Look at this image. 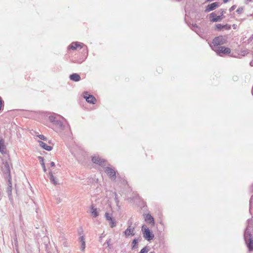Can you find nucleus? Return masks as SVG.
<instances>
[{
    "instance_id": "obj_17",
    "label": "nucleus",
    "mask_w": 253,
    "mask_h": 253,
    "mask_svg": "<svg viewBox=\"0 0 253 253\" xmlns=\"http://www.w3.org/2000/svg\"><path fill=\"white\" fill-rule=\"evenodd\" d=\"M8 187L7 189V192L8 196H10L12 194V182H11V178H8Z\"/></svg>"
},
{
    "instance_id": "obj_14",
    "label": "nucleus",
    "mask_w": 253,
    "mask_h": 253,
    "mask_svg": "<svg viewBox=\"0 0 253 253\" xmlns=\"http://www.w3.org/2000/svg\"><path fill=\"white\" fill-rule=\"evenodd\" d=\"M53 124L56 126L60 130H64L65 126L63 125V123L59 119L57 120Z\"/></svg>"
},
{
    "instance_id": "obj_41",
    "label": "nucleus",
    "mask_w": 253,
    "mask_h": 253,
    "mask_svg": "<svg viewBox=\"0 0 253 253\" xmlns=\"http://www.w3.org/2000/svg\"><path fill=\"white\" fill-rule=\"evenodd\" d=\"M150 253H154V252H150Z\"/></svg>"
},
{
    "instance_id": "obj_7",
    "label": "nucleus",
    "mask_w": 253,
    "mask_h": 253,
    "mask_svg": "<svg viewBox=\"0 0 253 253\" xmlns=\"http://www.w3.org/2000/svg\"><path fill=\"white\" fill-rule=\"evenodd\" d=\"M105 171L112 180H115L116 178V172L112 168L106 167L105 169Z\"/></svg>"
},
{
    "instance_id": "obj_32",
    "label": "nucleus",
    "mask_w": 253,
    "mask_h": 253,
    "mask_svg": "<svg viewBox=\"0 0 253 253\" xmlns=\"http://www.w3.org/2000/svg\"><path fill=\"white\" fill-rule=\"evenodd\" d=\"M215 17H216V15L214 12H212L210 14V17L212 18V19L213 18H215Z\"/></svg>"
},
{
    "instance_id": "obj_24",
    "label": "nucleus",
    "mask_w": 253,
    "mask_h": 253,
    "mask_svg": "<svg viewBox=\"0 0 253 253\" xmlns=\"http://www.w3.org/2000/svg\"><path fill=\"white\" fill-rule=\"evenodd\" d=\"M109 225L111 228H113L116 225V221L115 219L112 218L109 221Z\"/></svg>"
},
{
    "instance_id": "obj_38",
    "label": "nucleus",
    "mask_w": 253,
    "mask_h": 253,
    "mask_svg": "<svg viewBox=\"0 0 253 253\" xmlns=\"http://www.w3.org/2000/svg\"><path fill=\"white\" fill-rule=\"evenodd\" d=\"M228 1L229 0H223L224 3H227Z\"/></svg>"
},
{
    "instance_id": "obj_34",
    "label": "nucleus",
    "mask_w": 253,
    "mask_h": 253,
    "mask_svg": "<svg viewBox=\"0 0 253 253\" xmlns=\"http://www.w3.org/2000/svg\"><path fill=\"white\" fill-rule=\"evenodd\" d=\"M111 240L110 239H109L107 240L105 243L108 247H109L110 246Z\"/></svg>"
},
{
    "instance_id": "obj_35",
    "label": "nucleus",
    "mask_w": 253,
    "mask_h": 253,
    "mask_svg": "<svg viewBox=\"0 0 253 253\" xmlns=\"http://www.w3.org/2000/svg\"><path fill=\"white\" fill-rule=\"evenodd\" d=\"M235 8H236V6L233 5L231 7V8L229 9L230 11H232L234 10L235 9Z\"/></svg>"
},
{
    "instance_id": "obj_29",
    "label": "nucleus",
    "mask_w": 253,
    "mask_h": 253,
    "mask_svg": "<svg viewBox=\"0 0 253 253\" xmlns=\"http://www.w3.org/2000/svg\"><path fill=\"white\" fill-rule=\"evenodd\" d=\"M37 136L41 140H46V138L43 135L40 134V135H37Z\"/></svg>"
},
{
    "instance_id": "obj_22",
    "label": "nucleus",
    "mask_w": 253,
    "mask_h": 253,
    "mask_svg": "<svg viewBox=\"0 0 253 253\" xmlns=\"http://www.w3.org/2000/svg\"><path fill=\"white\" fill-rule=\"evenodd\" d=\"M38 159L40 160V163H41V164L42 165V169H43L44 172H46V168H45V164H44V163L43 158L42 157L39 156L38 157Z\"/></svg>"
},
{
    "instance_id": "obj_26",
    "label": "nucleus",
    "mask_w": 253,
    "mask_h": 253,
    "mask_svg": "<svg viewBox=\"0 0 253 253\" xmlns=\"http://www.w3.org/2000/svg\"><path fill=\"white\" fill-rule=\"evenodd\" d=\"M227 26V25H222L220 24H218L217 25H216V28L218 30H221L222 29H223L224 27Z\"/></svg>"
},
{
    "instance_id": "obj_15",
    "label": "nucleus",
    "mask_w": 253,
    "mask_h": 253,
    "mask_svg": "<svg viewBox=\"0 0 253 253\" xmlns=\"http://www.w3.org/2000/svg\"><path fill=\"white\" fill-rule=\"evenodd\" d=\"M70 79L75 82H78L81 80L80 76L76 73H74L70 76Z\"/></svg>"
},
{
    "instance_id": "obj_12",
    "label": "nucleus",
    "mask_w": 253,
    "mask_h": 253,
    "mask_svg": "<svg viewBox=\"0 0 253 253\" xmlns=\"http://www.w3.org/2000/svg\"><path fill=\"white\" fill-rule=\"evenodd\" d=\"M38 142L39 143V145L43 149L48 151H51L52 149V147L51 146L47 145L45 143L42 141H38Z\"/></svg>"
},
{
    "instance_id": "obj_11",
    "label": "nucleus",
    "mask_w": 253,
    "mask_h": 253,
    "mask_svg": "<svg viewBox=\"0 0 253 253\" xmlns=\"http://www.w3.org/2000/svg\"><path fill=\"white\" fill-rule=\"evenodd\" d=\"M49 179L50 182L55 185L58 184V179L54 176L52 171L50 170L49 171Z\"/></svg>"
},
{
    "instance_id": "obj_4",
    "label": "nucleus",
    "mask_w": 253,
    "mask_h": 253,
    "mask_svg": "<svg viewBox=\"0 0 253 253\" xmlns=\"http://www.w3.org/2000/svg\"><path fill=\"white\" fill-rule=\"evenodd\" d=\"M1 171H2L5 177L7 178H11L10 175V169L9 165L6 161H3L1 167Z\"/></svg>"
},
{
    "instance_id": "obj_31",
    "label": "nucleus",
    "mask_w": 253,
    "mask_h": 253,
    "mask_svg": "<svg viewBox=\"0 0 253 253\" xmlns=\"http://www.w3.org/2000/svg\"><path fill=\"white\" fill-rule=\"evenodd\" d=\"M85 248V243H83L81 244L80 249L81 251H84Z\"/></svg>"
},
{
    "instance_id": "obj_8",
    "label": "nucleus",
    "mask_w": 253,
    "mask_h": 253,
    "mask_svg": "<svg viewBox=\"0 0 253 253\" xmlns=\"http://www.w3.org/2000/svg\"><path fill=\"white\" fill-rule=\"evenodd\" d=\"M219 6V4L217 2H214L207 6L205 12H209L211 11L214 10L215 8Z\"/></svg>"
},
{
    "instance_id": "obj_28",
    "label": "nucleus",
    "mask_w": 253,
    "mask_h": 253,
    "mask_svg": "<svg viewBox=\"0 0 253 253\" xmlns=\"http://www.w3.org/2000/svg\"><path fill=\"white\" fill-rule=\"evenodd\" d=\"M79 240H80V242L81 243V244H83V243H85V238H84V237L83 235L81 236L80 237Z\"/></svg>"
},
{
    "instance_id": "obj_10",
    "label": "nucleus",
    "mask_w": 253,
    "mask_h": 253,
    "mask_svg": "<svg viewBox=\"0 0 253 253\" xmlns=\"http://www.w3.org/2000/svg\"><path fill=\"white\" fill-rule=\"evenodd\" d=\"M84 98H85L86 101L91 104H95L96 100L95 98L92 95H88L87 92L84 93Z\"/></svg>"
},
{
    "instance_id": "obj_16",
    "label": "nucleus",
    "mask_w": 253,
    "mask_h": 253,
    "mask_svg": "<svg viewBox=\"0 0 253 253\" xmlns=\"http://www.w3.org/2000/svg\"><path fill=\"white\" fill-rule=\"evenodd\" d=\"M58 118H61L62 119L65 120L63 117L60 116V115L54 114L49 117V120L50 122L54 123L58 119Z\"/></svg>"
},
{
    "instance_id": "obj_40",
    "label": "nucleus",
    "mask_w": 253,
    "mask_h": 253,
    "mask_svg": "<svg viewBox=\"0 0 253 253\" xmlns=\"http://www.w3.org/2000/svg\"><path fill=\"white\" fill-rule=\"evenodd\" d=\"M17 253H19L17 250Z\"/></svg>"
},
{
    "instance_id": "obj_9",
    "label": "nucleus",
    "mask_w": 253,
    "mask_h": 253,
    "mask_svg": "<svg viewBox=\"0 0 253 253\" xmlns=\"http://www.w3.org/2000/svg\"><path fill=\"white\" fill-rule=\"evenodd\" d=\"M124 234L126 237H128L130 235L134 236L135 235L134 228L131 227V225H129L124 231Z\"/></svg>"
},
{
    "instance_id": "obj_36",
    "label": "nucleus",
    "mask_w": 253,
    "mask_h": 253,
    "mask_svg": "<svg viewBox=\"0 0 253 253\" xmlns=\"http://www.w3.org/2000/svg\"><path fill=\"white\" fill-rule=\"evenodd\" d=\"M50 165L51 167H53L55 166V163L53 162H52L50 163Z\"/></svg>"
},
{
    "instance_id": "obj_21",
    "label": "nucleus",
    "mask_w": 253,
    "mask_h": 253,
    "mask_svg": "<svg viewBox=\"0 0 253 253\" xmlns=\"http://www.w3.org/2000/svg\"><path fill=\"white\" fill-rule=\"evenodd\" d=\"M249 251H253V239L249 240L247 242H246Z\"/></svg>"
},
{
    "instance_id": "obj_30",
    "label": "nucleus",
    "mask_w": 253,
    "mask_h": 253,
    "mask_svg": "<svg viewBox=\"0 0 253 253\" xmlns=\"http://www.w3.org/2000/svg\"><path fill=\"white\" fill-rule=\"evenodd\" d=\"M193 27V30H194L196 33L198 32V31L197 30V29H198V27L196 24H192Z\"/></svg>"
},
{
    "instance_id": "obj_5",
    "label": "nucleus",
    "mask_w": 253,
    "mask_h": 253,
    "mask_svg": "<svg viewBox=\"0 0 253 253\" xmlns=\"http://www.w3.org/2000/svg\"><path fill=\"white\" fill-rule=\"evenodd\" d=\"M92 162L93 163L97 164L102 167H105L106 166L108 165L106 161L98 156L95 155L93 156L92 157Z\"/></svg>"
},
{
    "instance_id": "obj_6",
    "label": "nucleus",
    "mask_w": 253,
    "mask_h": 253,
    "mask_svg": "<svg viewBox=\"0 0 253 253\" xmlns=\"http://www.w3.org/2000/svg\"><path fill=\"white\" fill-rule=\"evenodd\" d=\"M213 50L220 56H222L223 54H229L231 51L229 48L225 47L224 46H220L218 48L216 47V48H214Z\"/></svg>"
},
{
    "instance_id": "obj_39",
    "label": "nucleus",
    "mask_w": 253,
    "mask_h": 253,
    "mask_svg": "<svg viewBox=\"0 0 253 253\" xmlns=\"http://www.w3.org/2000/svg\"><path fill=\"white\" fill-rule=\"evenodd\" d=\"M83 230H82L81 231H79V233L80 235L83 234Z\"/></svg>"
},
{
    "instance_id": "obj_3",
    "label": "nucleus",
    "mask_w": 253,
    "mask_h": 253,
    "mask_svg": "<svg viewBox=\"0 0 253 253\" xmlns=\"http://www.w3.org/2000/svg\"><path fill=\"white\" fill-rule=\"evenodd\" d=\"M248 225L244 232V240L245 242H247L249 240L253 239L251 234V230L253 228L252 220L249 219Z\"/></svg>"
},
{
    "instance_id": "obj_27",
    "label": "nucleus",
    "mask_w": 253,
    "mask_h": 253,
    "mask_svg": "<svg viewBox=\"0 0 253 253\" xmlns=\"http://www.w3.org/2000/svg\"><path fill=\"white\" fill-rule=\"evenodd\" d=\"M105 217H106V219L108 220V221H109L110 220H111L112 218V217L111 216V215H110L109 213H107V212H106L105 213Z\"/></svg>"
},
{
    "instance_id": "obj_1",
    "label": "nucleus",
    "mask_w": 253,
    "mask_h": 253,
    "mask_svg": "<svg viewBox=\"0 0 253 253\" xmlns=\"http://www.w3.org/2000/svg\"><path fill=\"white\" fill-rule=\"evenodd\" d=\"M226 40L223 36H218L215 37L212 41V43L210 44V46L212 50L214 49V48H218L220 45L226 43Z\"/></svg>"
},
{
    "instance_id": "obj_20",
    "label": "nucleus",
    "mask_w": 253,
    "mask_h": 253,
    "mask_svg": "<svg viewBox=\"0 0 253 253\" xmlns=\"http://www.w3.org/2000/svg\"><path fill=\"white\" fill-rule=\"evenodd\" d=\"M145 220L146 221V222H151L153 224H154V218L153 217H152V216H151L150 214H146L145 215Z\"/></svg>"
},
{
    "instance_id": "obj_37",
    "label": "nucleus",
    "mask_w": 253,
    "mask_h": 253,
    "mask_svg": "<svg viewBox=\"0 0 253 253\" xmlns=\"http://www.w3.org/2000/svg\"><path fill=\"white\" fill-rule=\"evenodd\" d=\"M220 11H221V16H222V15H223V13H225V12L224 11V10H222V9H221Z\"/></svg>"
},
{
    "instance_id": "obj_19",
    "label": "nucleus",
    "mask_w": 253,
    "mask_h": 253,
    "mask_svg": "<svg viewBox=\"0 0 253 253\" xmlns=\"http://www.w3.org/2000/svg\"><path fill=\"white\" fill-rule=\"evenodd\" d=\"M90 209L92 215L94 217H97L98 215V212L97 211V209L95 208L93 205L91 206Z\"/></svg>"
},
{
    "instance_id": "obj_18",
    "label": "nucleus",
    "mask_w": 253,
    "mask_h": 253,
    "mask_svg": "<svg viewBox=\"0 0 253 253\" xmlns=\"http://www.w3.org/2000/svg\"><path fill=\"white\" fill-rule=\"evenodd\" d=\"M83 43H79L78 42H72V44L70 45V48L75 50L78 47H80L81 48L82 47V44Z\"/></svg>"
},
{
    "instance_id": "obj_2",
    "label": "nucleus",
    "mask_w": 253,
    "mask_h": 253,
    "mask_svg": "<svg viewBox=\"0 0 253 253\" xmlns=\"http://www.w3.org/2000/svg\"><path fill=\"white\" fill-rule=\"evenodd\" d=\"M141 230L143 237L145 240L150 241L153 240L154 238V235L153 233L151 232L150 229L145 225L142 226Z\"/></svg>"
},
{
    "instance_id": "obj_23",
    "label": "nucleus",
    "mask_w": 253,
    "mask_h": 253,
    "mask_svg": "<svg viewBox=\"0 0 253 253\" xmlns=\"http://www.w3.org/2000/svg\"><path fill=\"white\" fill-rule=\"evenodd\" d=\"M138 241H139L138 239H136V238L134 239L132 241V247H131V249L132 250H134V249H135L137 248V244L138 243Z\"/></svg>"
},
{
    "instance_id": "obj_33",
    "label": "nucleus",
    "mask_w": 253,
    "mask_h": 253,
    "mask_svg": "<svg viewBox=\"0 0 253 253\" xmlns=\"http://www.w3.org/2000/svg\"><path fill=\"white\" fill-rule=\"evenodd\" d=\"M243 10V9L242 8H239L237 9L236 12H238V13H241L242 12Z\"/></svg>"
},
{
    "instance_id": "obj_25",
    "label": "nucleus",
    "mask_w": 253,
    "mask_h": 253,
    "mask_svg": "<svg viewBox=\"0 0 253 253\" xmlns=\"http://www.w3.org/2000/svg\"><path fill=\"white\" fill-rule=\"evenodd\" d=\"M221 15H219V16H217L215 17V18H213L212 19L211 21L213 22L219 21L221 20Z\"/></svg>"
},
{
    "instance_id": "obj_13",
    "label": "nucleus",
    "mask_w": 253,
    "mask_h": 253,
    "mask_svg": "<svg viewBox=\"0 0 253 253\" xmlns=\"http://www.w3.org/2000/svg\"><path fill=\"white\" fill-rule=\"evenodd\" d=\"M0 152L1 154H5L6 153V147L4 145V140L2 138L0 139Z\"/></svg>"
}]
</instances>
